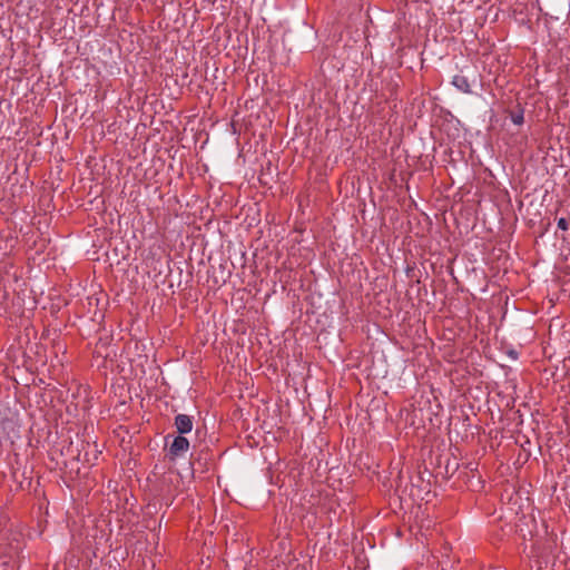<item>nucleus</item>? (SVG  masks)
Wrapping results in <instances>:
<instances>
[{
  "mask_svg": "<svg viewBox=\"0 0 570 570\" xmlns=\"http://www.w3.org/2000/svg\"><path fill=\"white\" fill-rule=\"evenodd\" d=\"M511 120L514 125H518V126L522 125L524 121L523 112L519 111V112L511 114Z\"/></svg>",
  "mask_w": 570,
  "mask_h": 570,
  "instance_id": "obj_4",
  "label": "nucleus"
},
{
  "mask_svg": "<svg viewBox=\"0 0 570 570\" xmlns=\"http://www.w3.org/2000/svg\"><path fill=\"white\" fill-rule=\"evenodd\" d=\"M189 449V441L183 436L177 435L174 438L170 446H169V458L171 461H174L176 458L181 456L185 454Z\"/></svg>",
  "mask_w": 570,
  "mask_h": 570,
  "instance_id": "obj_1",
  "label": "nucleus"
},
{
  "mask_svg": "<svg viewBox=\"0 0 570 570\" xmlns=\"http://www.w3.org/2000/svg\"><path fill=\"white\" fill-rule=\"evenodd\" d=\"M175 426L180 435L189 433L193 429V420L187 414H178L175 417Z\"/></svg>",
  "mask_w": 570,
  "mask_h": 570,
  "instance_id": "obj_2",
  "label": "nucleus"
},
{
  "mask_svg": "<svg viewBox=\"0 0 570 570\" xmlns=\"http://www.w3.org/2000/svg\"><path fill=\"white\" fill-rule=\"evenodd\" d=\"M558 228L562 229V230H567L568 229V222L566 218L561 217L558 219Z\"/></svg>",
  "mask_w": 570,
  "mask_h": 570,
  "instance_id": "obj_5",
  "label": "nucleus"
},
{
  "mask_svg": "<svg viewBox=\"0 0 570 570\" xmlns=\"http://www.w3.org/2000/svg\"><path fill=\"white\" fill-rule=\"evenodd\" d=\"M452 83L455 88H458L460 91L464 94L471 92V86L469 82V79L463 75H455L453 77Z\"/></svg>",
  "mask_w": 570,
  "mask_h": 570,
  "instance_id": "obj_3",
  "label": "nucleus"
},
{
  "mask_svg": "<svg viewBox=\"0 0 570 570\" xmlns=\"http://www.w3.org/2000/svg\"><path fill=\"white\" fill-rule=\"evenodd\" d=\"M198 462H199V460H194V461L191 462V465L194 466V465H195L196 463H198Z\"/></svg>",
  "mask_w": 570,
  "mask_h": 570,
  "instance_id": "obj_6",
  "label": "nucleus"
}]
</instances>
